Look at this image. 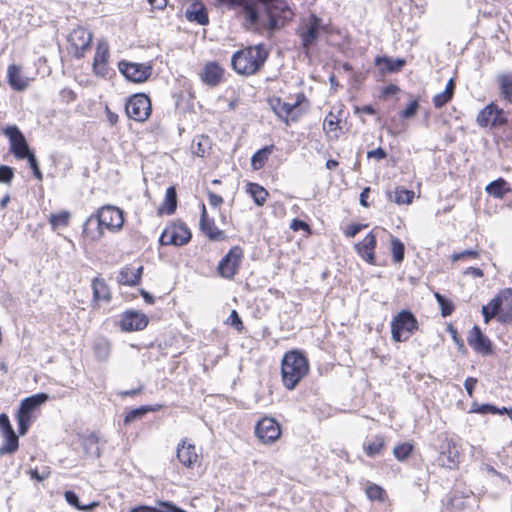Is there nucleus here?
Masks as SVG:
<instances>
[{"label": "nucleus", "instance_id": "f257e3e1", "mask_svg": "<svg viewBox=\"0 0 512 512\" xmlns=\"http://www.w3.org/2000/svg\"><path fill=\"white\" fill-rule=\"evenodd\" d=\"M229 9L241 8L246 20L255 25L259 22L260 14L257 2L264 6L267 17L265 27L270 33L283 28L291 20L293 13L285 0H217Z\"/></svg>", "mask_w": 512, "mask_h": 512}, {"label": "nucleus", "instance_id": "f03ea898", "mask_svg": "<svg viewBox=\"0 0 512 512\" xmlns=\"http://www.w3.org/2000/svg\"><path fill=\"white\" fill-rule=\"evenodd\" d=\"M123 224V211L116 206L105 205L85 221L83 235L92 241H98L104 235V228L111 232H117Z\"/></svg>", "mask_w": 512, "mask_h": 512}, {"label": "nucleus", "instance_id": "7ed1b4c3", "mask_svg": "<svg viewBox=\"0 0 512 512\" xmlns=\"http://www.w3.org/2000/svg\"><path fill=\"white\" fill-rule=\"evenodd\" d=\"M308 372L309 363L303 353L297 350L285 353L281 362V376L286 389L293 390Z\"/></svg>", "mask_w": 512, "mask_h": 512}, {"label": "nucleus", "instance_id": "20e7f679", "mask_svg": "<svg viewBox=\"0 0 512 512\" xmlns=\"http://www.w3.org/2000/svg\"><path fill=\"white\" fill-rule=\"evenodd\" d=\"M268 52L262 44L236 51L231 58L233 69L241 75H252L264 65Z\"/></svg>", "mask_w": 512, "mask_h": 512}, {"label": "nucleus", "instance_id": "39448f33", "mask_svg": "<svg viewBox=\"0 0 512 512\" xmlns=\"http://www.w3.org/2000/svg\"><path fill=\"white\" fill-rule=\"evenodd\" d=\"M391 336L395 342H405L419 328L416 317L409 310L398 312L391 321Z\"/></svg>", "mask_w": 512, "mask_h": 512}, {"label": "nucleus", "instance_id": "423d86ee", "mask_svg": "<svg viewBox=\"0 0 512 512\" xmlns=\"http://www.w3.org/2000/svg\"><path fill=\"white\" fill-rule=\"evenodd\" d=\"M306 98H268V103L275 115L289 124L303 112L302 104Z\"/></svg>", "mask_w": 512, "mask_h": 512}, {"label": "nucleus", "instance_id": "0eeeda50", "mask_svg": "<svg viewBox=\"0 0 512 512\" xmlns=\"http://www.w3.org/2000/svg\"><path fill=\"white\" fill-rule=\"evenodd\" d=\"M191 239V232L184 223H173L167 226L160 236L161 245L182 246Z\"/></svg>", "mask_w": 512, "mask_h": 512}, {"label": "nucleus", "instance_id": "6e6552de", "mask_svg": "<svg viewBox=\"0 0 512 512\" xmlns=\"http://www.w3.org/2000/svg\"><path fill=\"white\" fill-rule=\"evenodd\" d=\"M118 68L127 80L134 83L146 81L152 73V67L150 65L129 62L126 60L120 61L118 63Z\"/></svg>", "mask_w": 512, "mask_h": 512}, {"label": "nucleus", "instance_id": "1a4fd4ad", "mask_svg": "<svg viewBox=\"0 0 512 512\" xmlns=\"http://www.w3.org/2000/svg\"><path fill=\"white\" fill-rule=\"evenodd\" d=\"M4 134L8 137L10 150L17 159H25L32 153L29 150V146L23 133L17 126H7L4 129Z\"/></svg>", "mask_w": 512, "mask_h": 512}, {"label": "nucleus", "instance_id": "9d476101", "mask_svg": "<svg viewBox=\"0 0 512 512\" xmlns=\"http://www.w3.org/2000/svg\"><path fill=\"white\" fill-rule=\"evenodd\" d=\"M92 39L93 35L87 29L83 27L74 29L68 37L74 57L77 59L84 57L85 52L90 48Z\"/></svg>", "mask_w": 512, "mask_h": 512}, {"label": "nucleus", "instance_id": "9b49d317", "mask_svg": "<svg viewBox=\"0 0 512 512\" xmlns=\"http://www.w3.org/2000/svg\"><path fill=\"white\" fill-rule=\"evenodd\" d=\"M243 251L239 246L232 247L218 265L219 274L227 279H232L240 266Z\"/></svg>", "mask_w": 512, "mask_h": 512}, {"label": "nucleus", "instance_id": "f8f14e48", "mask_svg": "<svg viewBox=\"0 0 512 512\" xmlns=\"http://www.w3.org/2000/svg\"><path fill=\"white\" fill-rule=\"evenodd\" d=\"M151 98H127L125 103L126 114L129 118L143 122L151 114Z\"/></svg>", "mask_w": 512, "mask_h": 512}, {"label": "nucleus", "instance_id": "ddd939ff", "mask_svg": "<svg viewBox=\"0 0 512 512\" xmlns=\"http://www.w3.org/2000/svg\"><path fill=\"white\" fill-rule=\"evenodd\" d=\"M255 434L261 442L266 444L276 441L281 434V430L279 424L273 418L265 417L257 423Z\"/></svg>", "mask_w": 512, "mask_h": 512}, {"label": "nucleus", "instance_id": "4468645a", "mask_svg": "<svg viewBox=\"0 0 512 512\" xmlns=\"http://www.w3.org/2000/svg\"><path fill=\"white\" fill-rule=\"evenodd\" d=\"M507 121L504 112L494 104L487 105L477 116V123L481 127H494Z\"/></svg>", "mask_w": 512, "mask_h": 512}, {"label": "nucleus", "instance_id": "2eb2a0df", "mask_svg": "<svg viewBox=\"0 0 512 512\" xmlns=\"http://www.w3.org/2000/svg\"><path fill=\"white\" fill-rule=\"evenodd\" d=\"M148 317L146 314L138 311H126L123 313L120 320V327L123 331H138L143 330L148 324Z\"/></svg>", "mask_w": 512, "mask_h": 512}, {"label": "nucleus", "instance_id": "dca6fc26", "mask_svg": "<svg viewBox=\"0 0 512 512\" xmlns=\"http://www.w3.org/2000/svg\"><path fill=\"white\" fill-rule=\"evenodd\" d=\"M321 26L322 19L315 14H311L306 30L303 31L300 35L302 47L305 51H309L310 48L316 43L319 37Z\"/></svg>", "mask_w": 512, "mask_h": 512}, {"label": "nucleus", "instance_id": "f3484780", "mask_svg": "<svg viewBox=\"0 0 512 512\" xmlns=\"http://www.w3.org/2000/svg\"><path fill=\"white\" fill-rule=\"evenodd\" d=\"M467 342L479 354L488 355L492 352L491 341L476 325L469 331Z\"/></svg>", "mask_w": 512, "mask_h": 512}, {"label": "nucleus", "instance_id": "a211bd4d", "mask_svg": "<svg viewBox=\"0 0 512 512\" xmlns=\"http://www.w3.org/2000/svg\"><path fill=\"white\" fill-rule=\"evenodd\" d=\"M109 45L106 41L100 40L97 43L93 59V71L95 74L105 77L108 74Z\"/></svg>", "mask_w": 512, "mask_h": 512}, {"label": "nucleus", "instance_id": "6ab92c4d", "mask_svg": "<svg viewBox=\"0 0 512 512\" xmlns=\"http://www.w3.org/2000/svg\"><path fill=\"white\" fill-rule=\"evenodd\" d=\"M438 464L442 467L454 469L460 463V452L452 441H447L437 458Z\"/></svg>", "mask_w": 512, "mask_h": 512}, {"label": "nucleus", "instance_id": "aec40b11", "mask_svg": "<svg viewBox=\"0 0 512 512\" xmlns=\"http://www.w3.org/2000/svg\"><path fill=\"white\" fill-rule=\"evenodd\" d=\"M176 453L177 459L186 468H193L199 460L195 445L187 443L185 439L178 443Z\"/></svg>", "mask_w": 512, "mask_h": 512}, {"label": "nucleus", "instance_id": "412c9836", "mask_svg": "<svg viewBox=\"0 0 512 512\" xmlns=\"http://www.w3.org/2000/svg\"><path fill=\"white\" fill-rule=\"evenodd\" d=\"M501 313L498 321L503 324L512 322V288H505L498 292Z\"/></svg>", "mask_w": 512, "mask_h": 512}, {"label": "nucleus", "instance_id": "4be33fe9", "mask_svg": "<svg viewBox=\"0 0 512 512\" xmlns=\"http://www.w3.org/2000/svg\"><path fill=\"white\" fill-rule=\"evenodd\" d=\"M376 247V237L370 232L364 239L355 245L358 254L369 264H374V249Z\"/></svg>", "mask_w": 512, "mask_h": 512}, {"label": "nucleus", "instance_id": "5701e85b", "mask_svg": "<svg viewBox=\"0 0 512 512\" xmlns=\"http://www.w3.org/2000/svg\"><path fill=\"white\" fill-rule=\"evenodd\" d=\"M7 79L9 85L18 92L23 91L29 85V78L24 77L21 73V67L11 64L7 69Z\"/></svg>", "mask_w": 512, "mask_h": 512}, {"label": "nucleus", "instance_id": "b1692460", "mask_svg": "<svg viewBox=\"0 0 512 512\" xmlns=\"http://www.w3.org/2000/svg\"><path fill=\"white\" fill-rule=\"evenodd\" d=\"M185 17L189 22H195L199 25H207L209 23L207 9L198 1L193 2L186 9Z\"/></svg>", "mask_w": 512, "mask_h": 512}, {"label": "nucleus", "instance_id": "393cba45", "mask_svg": "<svg viewBox=\"0 0 512 512\" xmlns=\"http://www.w3.org/2000/svg\"><path fill=\"white\" fill-rule=\"evenodd\" d=\"M157 506L139 505L131 508L128 512H187L170 501H156Z\"/></svg>", "mask_w": 512, "mask_h": 512}, {"label": "nucleus", "instance_id": "a878e982", "mask_svg": "<svg viewBox=\"0 0 512 512\" xmlns=\"http://www.w3.org/2000/svg\"><path fill=\"white\" fill-rule=\"evenodd\" d=\"M406 64L403 58H391L388 56H378L375 58V65L382 71L388 73H396L400 71Z\"/></svg>", "mask_w": 512, "mask_h": 512}, {"label": "nucleus", "instance_id": "bb28decb", "mask_svg": "<svg viewBox=\"0 0 512 512\" xmlns=\"http://www.w3.org/2000/svg\"><path fill=\"white\" fill-rule=\"evenodd\" d=\"M143 267L134 268L132 266L124 267L117 277L118 282L122 285L134 286L140 282Z\"/></svg>", "mask_w": 512, "mask_h": 512}, {"label": "nucleus", "instance_id": "cd10ccee", "mask_svg": "<svg viewBox=\"0 0 512 512\" xmlns=\"http://www.w3.org/2000/svg\"><path fill=\"white\" fill-rule=\"evenodd\" d=\"M49 399V396L45 393H39L27 397L21 401L18 413L26 416H30L31 412L41 404L45 403Z\"/></svg>", "mask_w": 512, "mask_h": 512}, {"label": "nucleus", "instance_id": "c85d7f7f", "mask_svg": "<svg viewBox=\"0 0 512 512\" xmlns=\"http://www.w3.org/2000/svg\"><path fill=\"white\" fill-rule=\"evenodd\" d=\"M223 75V69L216 62L206 64L201 74L203 82L209 85H217Z\"/></svg>", "mask_w": 512, "mask_h": 512}, {"label": "nucleus", "instance_id": "c756f323", "mask_svg": "<svg viewBox=\"0 0 512 512\" xmlns=\"http://www.w3.org/2000/svg\"><path fill=\"white\" fill-rule=\"evenodd\" d=\"M5 442L0 446V455L13 454L19 447L18 436L14 432L12 426L2 432Z\"/></svg>", "mask_w": 512, "mask_h": 512}, {"label": "nucleus", "instance_id": "7c9ffc66", "mask_svg": "<svg viewBox=\"0 0 512 512\" xmlns=\"http://www.w3.org/2000/svg\"><path fill=\"white\" fill-rule=\"evenodd\" d=\"M200 228L211 240H218L222 235V231L215 226L213 221L207 218L205 205L202 206Z\"/></svg>", "mask_w": 512, "mask_h": 512}, {"label": "nucleus", "instance_id": "2f4dec72", "mask_svg": "<svg viewBox=\"0 0 512 512\" xmlns=\"http://www.w3.org/2000/svg\"><path fill=\"white\" fill-rule=\"evenodd\" d=\"M93 300L95 302L104 301L109 302L111 299V292L106 282L101 278H95L92 281Z\"/></svg>", "mask_w": 512, "mask_h": 512}, {"label": "nucleus", "instance_id": "473e14b6", "mask_svg": "<svg viewBox=\"0 0 512 512\" xmlns=\"http://www.w3.org/2000/svg\"><path fill=\"white\" fill-rule=\"evenodd\" d=\"M276 150V147L271 144L265 146L258 151H256L251 157V165L253 169L259 170L263 168L269 156Z\"/></svg>", "mask_w": 512, "mask_h": 512}, {"label": "nucleus", "instance_id": "72a5a7b5", "mask_svg": "<svg viewBox=\"0 0 512 512\" xmlns=\"http://www.w3.org/2000/svg\"><path fill=\"white\" fill-rule=\"evenodd\" d=\"M177 207V195L174 187H169L166 190L165 199L163 204L159 207V214L171 215L175 212Z\"/></svg>", "mask_w": 512, "mask_h": 512}, {"label": "nucleus", "instance_id": "f704fd0d", "mask_svg": "<svg viewBox=\"0 0 512 512\" xmlns=\"http://www.w3.org/2000/svg\"><path fill=\"white\" fill-rule=\"evenodd\" d=\"M485 191L495 198H502L510 191V188L503 178H498L497 180L490 182L486 186Z\"/></svg>", "mask_w": 512, "mask_h": 512}, {"label": "nucleus", "instance_id": "c9c22d12", "mask_svg": "<svg viewBox=\"0 0 512 512\" xmlns=\"http://www.w3.org/2000/svg\"><path fill=\"white\" fill-rule=\"evenodd\" d=\"M211 149V141L208 136L200 135L193 139L191 150L198 157H204Z\"/></svg>", "mask_w": 512, "mask_h": 512}, {"label": "nucleus", "instance_id": "e433bc0d", "mask_svg": "<svg viewBox=\"0 0 512 512\" xmlns=\"http://www.w3.org/2000/svg\"><path fill=\"white\" fill-rule=\"evenodd\" d=\"M390 200L396 204H410L414 198V192L404 188H396L394 192L389 193Z\"/></svg>", "mask_w": 512, "mask_h": 512}, {"label": "nucleus", "instance_id": "4c0bfd02", "mask_svg": "<svg viewBox=\"0 0 512 512\" xmlns=\"http://www.w3.org/2000/svg\"><path fill=\"white\" fill-rule=\"evenodd\" d=\"M247 191L258 206H262L265 203L268 192L262 186L257 183H249Z\"/></svg>", "mask_w": 512, "mask_h": 512}, {"label": "nucleus", "instance_id": "58836bf2", "mask_svg": "<svg viewBox=\"0 0 512 512\" xmlns=\"http://www.w3.org/2000/svg\"><path fill=\"white\" fill-rule=\"evenodd\" d=\"M64 497H65V500L71 506H74L76 509H78L80 511H91V510H93L98 505L97 502H92V503H90L88 505H81L80 502H79L77 494L75 492H73V491H66L65 494H64Z\"/></svg>", "mask_w": 512, "mask_h": 512}, {"label": "nucleus", "instance_id": "ea45409f", "mask_svg": "<svg viewBox=\"0 0 512 512\" xmlns=\"http://www.w3.org/2000/svg\"><path fill=\"white\" fill-rule=\"evenodd\" d=\"M413 444L410 442H404L401 444H398L393 449V455L395 458L399 461H405L408 459L413 451Z\"/></svg>", "mask_w": 512, "mask_h": 512}, {"label": "nucleus", "instance_id": "a19ab883", "mask_svg": "<svg viewBox=\"0 0 512 512\" xmlns=\"http://www.w3.org/2000/svg\"><path fill=\"white\" fill-rule=\"evenodd\" d=\"M158 408H154L152 406H141L139 408L132 409L130 412H128L125 416L124 423L129 424L136 419H139L143 417L148 412L156 411Z\"/></svg>", "mask_w": 512, "mask_h": 512}, {"label": "nucleus", "instance_id": "79ce46f5", "mask_svg": "<svg viewBox=\"0 0 512 512\" xmlns=\"http://www.w3.org/2000/svg\"><path fill=\"white\" fill-rule=\"evenodd\" d=\"M70 213L68 211H61L57 214H51L49 217V223L53 229L59 227H67L69 224Z\"/></svg>", "mask_w": 512, "mask_h": 512}, {"label": "nucleus", "instance_id": "37998d69", "mask_svg": "<svg viewBox=\"0 0 512 512\" xmlns=\"http://www.w3.org/2000/svg\"><path fill=\"white\" fill-rule=\"evenodd\" d=\"M497 80L503 96H512V73L501 74Z\"/></svg>", "mask_w": 512, "mask_h": 512}, {"label": "nucleus", "instance_id": "c03bdc74", "mask_svg": "<svg viewBox=\"0 0 512 512\" xmlns=\"http://www.w3.org/2000/svg\"><path fill=\"white\" fill-rule=\"evenodd\" d=\"M391 251L396 263L403 261L405 251L404 244L396 237L391 238Z\"/></svg>", "mask_w": 512, "mask_h": 512}, {"label": "nucleus", "instance_id": "a18cd8bd", "mask_svg": "<svg viewBox=\"0 0 512 512\" xmlns=\"http://www.w3.org/2000/svg\"><path fill=\"white\" fill-rule=\"evenodd\" d=\"M365 492H366L367 497L372 501L377 500V501L382 502L385 499V491L379 485L369 484L366 487Z\"/></svg>", "mask_w": 512, "mask_h": 512}, {"label": "nucleus", "instance_id": "49530a36", "mask_svg": "<svg viewBox=\"0 0 512 512\" xmlns=\"http://www.w3.org/2000/svg\"><path fill=\"white\" fill-rule=\"evenodd\" d=\"M435 298L441 308L442 316H449L454 310L453 303L440 293H435Z\"/></svg>", "mask_w": 512, "mask_h": 512}, {"label": "nucleus", "instance_id": "de8ad7c7", "mask_svg": "<svg viewBox=\"0 0 512 512\" xmlns=\"http://www.w3.org/2000/svg\"><path fill=\"white\" fill-rule=\"evenodd\" d=\"M384 446V440L382 437H377L374 441L368 443L365 445V453L370 456L374 457L375 455L379 454Z\"/></svg>", "mask_w": 512, "mask_h": 512}, {"label": "nucleus", "instance_id": "09e8293b", "mask_svg": "<svg viewBox=\"0 0 512 512\" xmlns=\"http://www.w3.org/2000/svg\"><path fill=\"white\" fill-rule=\"evenodd\" d=\"M479 256V253L477 250H464L460 253H456V254H453L451 256V261L453 262H456V261H460V260H465V259H476L478 258Z\"/></svg>", "mask_w": 512, "mask_h": 512}, {"label": "nucleus", "instance_id": "8fccbe9b", "mask_svg": "<svg viewBox=\"0 0 512 512\" xmlns=\"http://www.w3.org/2000/svg\"><path fill=\"white\" fill-rule=\"evenodd\" d=\"M25 159H27L28 164H29L30 168L32 169L35 178L37 180L41 181L43 179V175L39 168L38 161H37L35 155L33 153H31Z\"/></svg>", "mask_w": 512, "mask_h": 512}, {"label": "nucleus", "instance_id": "3c124183", "mask_svg": "<svg viewBox=\"0 0 512 512\" xmlns=\"http://www.w3.org/2000/svg\"><path fill=\"white\" fill-rule=\"evenodd\" d=\"M14 177V170L10 166H0V182L10 184Z\"/></svg>", "mask_w": 512, "mask_h": 512}, {"label": "nucleus", "instance_id": "603ef678", "mask_svg": "<svg viewBox=\"0 0 512 512\" xmlns=\"http://www.w3.org/2000/svg\"><path fill=\"white\" fill-rule=\"evenodd\" d=\"M30 420V416L22 415L20 413L17 414L18 430L20 435H25L27 433Z\"/></svg>", "mask_w": 512, "mask_h": 512}, {"label": "nucleus", "instance_id": "864d4df0", "mask_svg": "<svg viewBox=\"0 0 512 512\" xmlns=\"http://www.w3.org/2000/svg\"><path fill=\"white\" fill-rule=\"evenodd\" d=\"M227 323L233 326L237 331L241 332L244 329L241 318L236 310H232Z\"/></svg>", "mask_w": 512, "mask_h": 512}, {"label": "nucleus", "instance_id": "5fc2aeb1", "mask_svg": "<svg viewBox=\"0 0 512 512\" xmlns=\"http://www.w3.org/2000/svg\"><path fill=\"white\" fill-rule=\"evenodd\" d=\"M418 107H419V105H418V102L416 100L411 101L408 104V106L406 107V109H404L401 112V116L403 118H411V117H413L416 114Z\"/></svg>", "mask_w": 512, "mask_h": 512}, {"label": "nucleus", "instance_id": "6e6d98bb", "mask_svg": "<svg viewBox=\"0 0 512 512\" xmlns=\"http://www.w3.org/2000/svg\"><path fill=\"white\" fill-rule=\"evenodd\" d=\"M456 87V82L453 78H450L446 83L445 89L436 93L434 96H453Z\"/></svg>", "mask_w": 512, "mask_h": 512}, {"label": "nucleus", "instance_id": "4d7b16f0", "mask_svg": "<svg viewBox=\"0 0 512 512\" xmlns=\"http://www.w3.org/2000/svg\"><path fill=\"white\" fill-rule=\"evenodd\" d=\"M483 307H489V310L492 313L495 312V315L498 318L501 313V305H500L498 294L493 299H491V301L487 305H484Z\"/></svg>", "mask_w": 512, "mask_h": 512}, {"label": "nucleus", "instance_id": "13d9d810", "mask_svg": "<svg viewBox=\"0 0 512 512\" xmlns=\"http://www.w3.org/2000/svg\"><path fill=\"white\" fill-rule=\"evenodd\" d=\"M472 411L481 413V414H486V413L497 414L498 408L491 404H482V405L478 406L477 408L473 409Z\"/></svg>", "mask_w": 512, "mask_h": 512}, {"label": "nucleus", "instance_id": "bf43d9fd", "mask_svg": "<svg viewBox=\"0 0 512 512\" xmlns=\"http://www.w3.org/2000/svg\"><path fill=\"white\" fill-rule=\"evenodd\" d=\"M290 228L293 231H300V230L308 231L309 230V225L305 221H303V220L293 219L292 223L290 225Z\"/></svg>", "mask_w": 512, "mask_h": 512}, {"label": "nucleus", "instance_id": "052dcab7", "mask_svg": "<svg viewBox=\"0 0 512 512\" xmlns=\"http://www.w3.org/2000/svg\"><path fill=\"white\" fill-rule=\"evenodd\" d=\"M366 225L352 224L344 232L347 237L356 236Z\"/></svg>", "mask_w": 512, "mask_h": 512}, {"label": "nucleus", "instance_id": "680f3d73", "mask_svg": "<svg viewBox=\"0 0 512 512\" xmlns=\"http://www.w3.org/2000/svg\"><path fill=\"white\" fill-rule=\"evenodd\" d=\"M386 156H387V154H386L385 150L382 149L381 147L367 152L368 158H375L378 160H382V159L386 158Z\"/></svg>", "mask_w": 512, "mask_h": 512}, {"label": "nucleus", "instance_id": "e2e57ef3", "mask_svg": "<svg viewBox=\"0 0 512 512\" xmlns=\"http://www.w3.org/2000/svg\"><path fill=\"white\" fill-rule=\"evenodd\" d=\"M476 383H477V379L473 378V377H468L465 380L464 387H465V390H466L467 394L469 395V397L473 396V390H474Z\"/></svg>", "mask_w": 512, "mask_h": 512}, {"label": "nucleus", "instance_id": "0e129e2a", "mask_svg": "<svg viewBox=\"0 0 512 512\" xmlns=\"http://www.w3.org/2000/svg\"><path fill=\"white\" fill-rule=\"evenodd\" d=\"M208 200H209V204L212 207H218L223 203V198L220 195H217L210 191L208 192Z\"/></svg>", "mask_w": 512, "mask_h": 512}, {"label": "nucleus", "instance_id": "69168bd1", "mask_svg": "<svg viewBox=\"0 0 512 512\" xmlns=\"http://www.w3.org/2000/svg\"><path fill=\"white\" fill-rule=\"evenodd\" d=\"M30 477L37 481H43L48 478L49 472H43L41 474L38 473L36 469H31L29 471Z\"/></svg>", "mask_w": 512, "mask_h": 512}, {"label": "nucleus", "instance_id": "338daca9", "mask_svg": "<svg viewBox=\"0 0 512 512\" xmlns=\"http://www.w3.org/2000/svg\"><path fill=\"white\" fill-rule=\"evenodd\" d=\"M11 426L12 425L9 421L8 416L4 413L0 414V430H1V432L8 430V428Z\"/></svg>", "mask_w": 512, "mask_h": 512}, {"label": "nucleus", "instance_id": "774afa93", "mask_svg": "<svg viewBox=\"0 0 512 512\" xmlns=\"http://www.w3.org/2000/svg\"><path fill=\"white\" fill-rule=\"evenodd\" d=\"M399 91L398 86L394 84L387 85L382 91V96H392L395 95Z\"/></svg>", "mask_w": 512, "mask_h": 512}]
</instances>
